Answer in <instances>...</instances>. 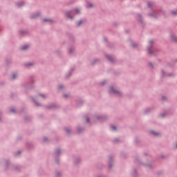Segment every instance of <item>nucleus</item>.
Masks as SVG:
<instances>
[{
    "label": "nucleus",
    "mask_w": 177,
    "mask_h": 177,
    "mask_svg": "<svg viewBox=\"0 0 177 177\" xmlns=\"http://www.w3.org/2000/svg\"><path fill=\"white\" fill-rule=\"evenodd\" d=\"M66 132H67L68 133H70V130L66 129Z\"/></svg>",
    "instance_id": "obj_10"
},
{
    "label": "nucleus",
    "mask_w": 177,
    "mask_h": 177,
    "mask_svg": "<svg viewBox=\"0 0 177 177\" xmlns=\"http://www.w3.org/2000/svg\"><path fill=\"white\" fill-rule=\"evenodd\" d=\"M41 96L42 97H44V95H41Z\"/></svg>",
    "instance_id": "obj_17"
},
{
    "label": "nucleus",
    "mask_w": 177,
    "mask_h": 177,
    "mask_svg": "<svg viewBox=\"0 0 177 177\" xmlns=\"http://www.w3.org/2000/svg\"><path fill=\"white\" fill-rule=\"evenodd\" d=\"M173 15H177V11H174V12H173Z\"/></svg>",
    "instance_id": "obj_9"
},
{
    "label": "nucleus",
    "mask_w": 177,
    "mask_h": 177,
    "mask_svg": "<svg viewBox=\"0 0 177 177\" xmlns=\"http://www.w3.org/2000/svg\"><path fill=\"white\" fill-rule=\"evenodd\" d=\"M111 128H112V129L113 131H116L117 130V127H115V126H112Z\"/></svg>",
    "instance_id": "obj_5"
},
{
    "label": "nucleus",
    "mask_w": 177,
    "mask_h": 177,
    "mask_svg": "<svg viewBox=\"0 0 177 177\" xmlns=\"http://www.w3.org/2000/svg\"><path fill=\"white\" fill-rule=\"evenodd\" d=\"M77 13H80V11H78V9L76 10Z\"/></svg>",
    "instance_id": "obj_12"
},
{
    "label": "nucleus",
    "mask_w": 177,
    "mask_h": 177,
    "mask_svg": "<svg viewBox=\"0 0 177 177\" xmlns=\"http://www.w3.org/2000/svg\"><path fill=\"white\" fill-rule=\"evenodd\" d=\"M86 122H89V118L86 119Z\"/></svg>",
    "instance_id": "obj_11"
},
{
    "label": "nucleus",
    "mask_w": 177,
    "mask_h": 177,
    "mask_svg": "<svg viewBox=\"0 0 177 177\" xmlns=\"http://www.w3.org/2000/svg\"><path fill=\"white\" fill-rule=\"evenodd\" d=\"M149 53H151V52L150 50H149Z\"/></svg>",
    "instance_id": "obj_16"
},
{
    "label": "nucleus",
    "mask_w": 177,
    "mask_h": 177,
    "mask_svg": "<svg viewBox=\"0 0 177 177\" xmlns=\"http://www.w3.org/2000/svg\"><path fill=\"white\" fill-rule=\"evenodd\" d=\"M32 64H28V66H32Z\"/></svg>",
    "instance_id": "obj_14"
},
{
    "label": "nucleus",
    "mask_w": 177,
    "mask_h": 177,
    "mask_svg": "<svg viewBox=\"0 0 177 177\" xmlns=\"http://www.w3.org/2000/svg\"><path fill=\"white\" fill-rule=\"evenodd\" d=\"M110 92L111 93H118V91H115V89H114V88H113V87H111V88H110Z\"/></svg>",
    "instance_id": "obj_1"
},
{
    "label": "nucleus",
    "mask_w": 177,
    "mask_h": 177,
    "mask_svg": "<svg viewBox=\"0 0 177 177\" xmlns=\"http://www.w3.org/2000/svg\"><path fill=\"white\" fill-rule=\"evenodd\" d=\"M88 8H92V4L88 3Z\"/></svg>",
    "instance_id": "obj_7"
},
{
    "label": "nucleus",
    "mask_w": 177,
    "mask_h": 177,
    "mask_svg": "<svg viewBox=\"0 0 177 177\" xmlns=\"http://www.w3.org/2000/svg\"><path fill=\"white\" fill-rule=\"evenodd\" d=\"M15 78H16V75L14 74V75H12V79L15 80Z\"/></svg>",
    "instance_id": "obj_8"
},
{
    "label": "nucleus",
    "mask_w": 177,
    "mask_h": 177,
    "mask_svg": "<svg viewBox=\"0 0 177 177\" xmlns=\"http://www.w3.org/2000/svg\"><path fill=\"white\" fill-rule=\"evenodd\" d=\"M44 21H48V23H52V19H44Z\"/></svg>",
    "instance_id": "obj_4"
},
{
    "label": "nucleus",
    "mask_w": 177,
    "mask_h": 177,
    "mask_svg": "<svg viewBox=\"0 0 177 177\" xmlns=\"http://www.w3.org/2000/svg\"><path fill=\"white\" fill-rule=\"evenodd\" d=\"M22 50H26V49H28V46L26 45L21 48Z\"/></svg>",
    "instance_id": "obj_3"
},
{
    "label": "nucleus",
    "mask_w": 177,
    "mask_h": 177,
    "mask_svg": "<svg viewBox=\"0 0 177 177\" xmlns=\"http://www.w3.org/2000/svg\"><path fill=\"white\" fill-rule=\"evenodd\" d=\"M81 24H82V21H80L77 23V26H81Z\"/></svg>",
    "instance_id": "obj_6"
},
{
    "label": "nucleus",
    "mask_w": 177,
    "mask_h": 177,
    "mask_svg": "<svg viewBox=\"0 0 177 177\" xmlns=\"http://www.w3.org/2000/svg\"><path fill=\"white\" fill-rule=\"evenodd\" d=\"M70 15H71V12L68 11V12H66V16H67V17H68V19H73V17H71L70 16Z\"/></svg>",
    "instance_id": "obj_2"
},
{
    "label": "nucleus",
    "mask_w": 177,
    "mask_h": 177,
    "mask_svg": "<svg viewBox=\"0 0 177 177\" xmlns=\"http://www.w3.org/2000/svg\"><path fill=\"white\" fill-rule=\"evenodd\" d=\"M11 111L12 112V113H15V110L13 109V110H11Z\"/></svg>",
    "instance_id": "obj_15"
},
{
    "label": "nucleus",
    "mask_w": 177,
    "mask_h": 177,
    "mask_svg": "<svg viewBox=\"0 0 177 177\" xmlns=\"http://www.w3.org/2000/svg\"><path fill=\"white\" fill-rule=\"evenodd\" d=\"M149 44H153V41H149Z\"/></svg>",
    "instance_id": "obj_13"
},
{
    "label": "nucleus",
    "mask_w": 177,
    "mask_h": 177,
    "mask_svg": "<svg viewBox=\"0 0 177 177\" xmlns=\"http://www.w3.org/2000/svg\"><path fill=\"white\" fill-rule=\"evenodd\" d=\"M149 6H151L150 4H149Z\"/></svg>",
    "instance_id": "obj_18"
}]
</instances>
